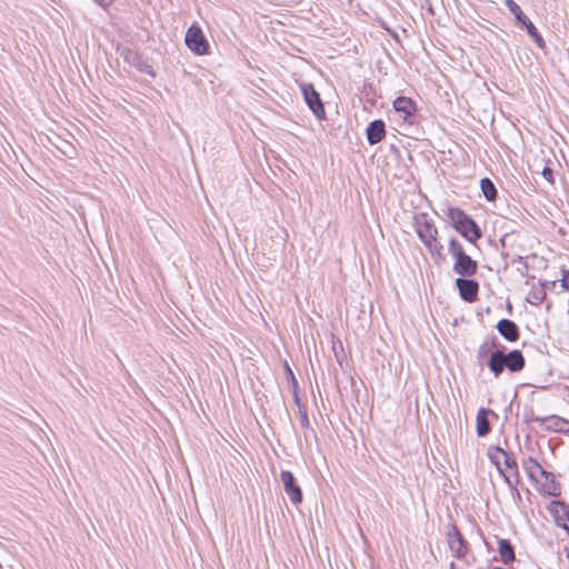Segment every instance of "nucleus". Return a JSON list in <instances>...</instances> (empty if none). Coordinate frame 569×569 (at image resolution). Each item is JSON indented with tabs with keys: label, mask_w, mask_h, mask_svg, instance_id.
Wrapping results in <instances>:
<instances>
[{
	"label": "nucleus",
	"mask_w": 569,
	"mask_h": 569,
	"mask_svg": "<svg viewBox=\"0 0 569 569\" xmlns=\"http://www.w3.org/2000/svg\"><path fill=\"white\" fill-rule=\"evenodd\" d=\"M447 218L452 228L467 241L476 243L482 237L479 224L458 207H449Z\"/></svg>",
	"instance_id": "nucleus-1"
},
{
	"label": "nucleus",
	"mask_w": 569,
	"mask_h": 569,
	"mask_svg": "<svg viewBox=\"0 0 569 569\" xmlns=\"http://www.w3.org/2000/svg\"><path fill=\"white\" fill-rule=\"evenodd\" d=\"M415 229L418 238L429 250V252L440 259H443V246L438 240V229L427 213L415 217Z\"/></svg>",
	"instance_id": "nucleus-2"
},
{
	"label": "nucleus",
	"mask_w": 569,
	"mask_h": 569,
	"mask_svg": "<svg viewBox=\"0 0 569 569\" xmlns=\"http://www.w3.org/2000/svg\"><path fill=\"white\" fill-rule=\"evenodd\" d=\"M448 251L455 262L452 270L460 277H472L478 270V262L465 252L462 244L455 238L449 240Z\"/></svg>",
	"instance_id": "nucleus-3"
},
{
	"label": "nucleus",
	"mask_w": 569,
	"mask_h": 569,
	"mask_svg": "<svg viewBox=\"0 0 569 569\" xmlns=\"http://www.w3.org/2000/svg\"><path fill=\"white\" fill-rule=\"evenodd\" d=\"M505 4L513 14L516 22L518 24H521L526 29L528 34L533 39V41L540 49H545L546 42L542 36L540 34L536 26L532 23V21L522 12L518 3L513 0H506Z\"/></svg>",
	"instance_id": "nucleus-4"
},
{
	"label": "nucleus",
	"mask_w": 569,
	"mask_h": 569,
	"mask_svg": "<svg viewBox=\"0 0 569 569\" xmlns=\"http://www.w3.org/2000/svg\"><path fill=\"white\" fill-rule=\"evenodd\" d=\"M447 540L455 558L462 559L468 553V542L455 523L448 526Z\"/></svg>",
	"instance_id": "nucleus-5"
},
{
	"label": "nucleus",
	"mask_w": 569,
	"mask_h": 569,
	"mask_svg": "<svg viewBox=\"0 0 569 569\" xmlns=\"http://www.w3.org/2000/svg\"><path fill=\"white\" fill-rule=\"evenodd\" d=\"M529 419L530 421L539 422L540 426L548 431L569 433V420L559 416L551 415L547 417H539L532 415Z\"/></svg>",
	"instance_id": "nucleus-6"
},
{
	"label": "nucleus",
	"mask_w": 569,
	"mask_h": 569,
	"mask_svg": "<svg viewBox=\"0 0 569 569\" xmlns=\"http://www.w3.org/2000/svg\"><path fill=\"white\" fill-rule=\"evenodd\" d=\"M184 40L188 48L197 54H204L208 52L209 44L199 27L191 26L186 33Z\"/></svg>",
	"instance_id": "nucleus-7"
},
{
	"label": "nucleus",
	"mask_w": 569,
	"mask_h": 569,
	"mask_svg": "<svg viewBox=\"0 0 569 569\" xmlns=\"http://www.w3.org/2000/svg\"><path fill=\"white\" fill-rule=\"evenodd\" d=\"M300 89L303 94L306 103L311 109L313 114L318 119H322L325 117V108L321 102L320 96L315 90L313 86L311 83H301Z\"/></svg>",
	"instance_id": "nucleus-8"
},
{
	"label": "nucleus",
	"mask_w": 569,
	"mask_h": 569,
	"mask_svg": "<svg viewBox=\"0 0 569 569\" xmlns=\"http://www.w3.org/2000/svg\"><path fill=\"white\" fill-rule=\"evenodd\" d=\"M455 284L459 291L460 298L466 302H475L478 299L479 283L470 277H459Z\"/></svg>",
	"instance_id": "nucleus-9"
},
{
	"label": "nucleus",
	"mask_w": 569,
	"mask_h": 569,
	"mask_svg": "<svg viewBox=\"0 0 569 569\" xmlns=\"http://www.w3.org/2000/svg\"><path fill=\"white\" fill-rule=\"evenodd\" d=\"M392 106L396 112L403 114V120L408 124L416 123L417 104L411 98L399 96L393 100Z\"/></svg>",
	"instance_id": "nucleus-10"
},
{
	"label": "nucleus",
	"mask_w": 569,
	"mask_h": 569,
	"mask_svg": "<svg viewBox=\"0 0 569 569\" xmlns=\"http://www.w3.org/2000/svg\"><path fill=\"white\" fill-rule=\"evenodd\" d=\"M503 455H506V450H503L499 446H490L488 448L487 456L491 463L496 466L497 470L503 477V480L506 481L508 487L512 490H517L518 480L513 481L511 479V476L506 473L501 467V458Z\"/></svg>",
	"instance_id": "nucleus-11"
},
{
	"label": "nucleus",
	"mask_w": 569,
	"mask_h": 569,
	"mask_svg": "<svg viewBox=\"0 0 569 569\" xmlns=\"http://www.w3.org/2000/svg\"><path fill=\"white\" fill-rule=\"evenodd\" d=\"M280 480L283 486L284 492L288 495L292 503L298 505L302 500V492L300 487L296 483V479L290 471L283 470L280 473Z\"/></svg>",
	"instance_id": "nucleus-12"
},
{
	"label": "nucleus",
	"mask_w": 569,
	"mask_h": 569,
	"mask_svg": "<svg viewBox=\"0 0 569 569\" xmlns=\"http://www.w3.org/2000/svg\"><path fill=\"white\" fill-rule=\"evenodd\" d=\"M501 349L505 369H508L510 372H519L525 368L526 359L520 350L513 349L506 353L505 348Z\"/></svg>",
	"instance_id": "nucleus-13"
},
{
	"label": "nucleus",
	"mask_w": 569,
	"mask_h": 569,
	"mask_svg": "<svg viewBox=\"0 0 569 569\" xmlns=\"http://www.w3.org/2000/svg\"><path fill=\"white\" fill-rule=\"evenodd\" d=\"M499 335L506 339L508 342H515L520 337L519 327L517 323L510 319H501L498 321L496 326Z\"/></svg>",
	"instance_id": "nucleus-14"
},
{
	"label": "nucleus",
	"mask_w": 569,
	"mask_h": 569,
	"mask_svg": "<svg viewBox=\"0 0 569 569\" xmlns=\"http://www.w3.org/2000/svg\"><path fill=\"white\" fill-rule=\"evenodd\" d=\"M368 143L373 146L379 143L386 137V124L383 120L376 119L371 121L366 129Z\"/></svg>",
	"instance_id": "nucleus-15"
},
{
	"label": "nucleus",
	"mask_w": 569,
	"mask_h": 569,
	"mask_svg": "<svg viewBox=\"0 0 569 569\" xmlns=\"http://www.w3.org/2000/svg\"><path fill=\"white\" fill-rule=\"evenodd\" d=\"M539 479V490L542 493L552 497H558L560 495V485L556 481L555 475L552 472L546 470V475H542Z\"/></svg>",
	"instance_id": "nucleus-16"
},
{
	"label": "nucleus",
	"mask_w": 569,
	"mask_h": 569,
	"mask_svg": "<svg viewBox=\"0 0 569 569\" xmlns=\"http://www.w3.org/2000/svg\"><path fill=\"white\" fill-rule=\"evenodd\" d=\"M498 552L505 565H510L516 560L515 548L509 539H498Z\"/></svg>",
	"instance_id": "nucleus-17"
},
{
	"label": "nucleus",
	"mask_w": 569,
	"mask_h": 569,
	"mask_svg": "<svg viewBox=\"0 0 569 569\" xmlns=\"http://www.w3.org/2000/svg\"><path fill=\"white\" fill-rule=\"evenodd\" d=\"M491 412L490 409L480 408L477 412L476 417V431L478 437H485L487 436L491 428L490 422L488 420V415Z\"/></svg>",
	"instance_id": "nucleus-18"
},
{
	"label": "nucleus",
	"mask_w": 569,
	"mask_h": 569,
	"mask_svg": "<svg viewBox=\"0 0 569 569\" xmlns=\"http://www.w3.org/2000/svg\"><path fill=\"white\" fill-rule=\"evenodd\" d=\"M487 366L496 378L503 372L505 363L502 358V349H496L490 353Z\"/></svg>",
	"instance_id": "nucleus-19"
},
{
	"label": "nucleus",
	"mask_w": 569,
	"mask_h": 569,
	"mask_svg": "<svg viewBox=\"0 0 569 569\" xmlns=\"http://www.w3.org/2000/svg\"><path fill=\"white\" fill-rule=\"evenodd\" d=\"M523 469L526 470L528 477L536 481V482H539L540 481V477L542 475H546V470L541 467V465L536 460L533 459L532 457H529L528 459H526L523 461Z\"/></svg>",
	"instance_id": "nucleus-20"
},
{
	"label": "nucleus",
	"mask_w": 569,
	"mask_h": 569,
	"mask_svg": "<svg viewBox=\"0 0 569 569\" xmlns=\"http://www.w3.org/2000/svg\"><path fill=\"white\" fill-rule=\"evenodd\" d=\"M498 346L499 341L496 336L486 337L478 348L477 358L479 360L486 358L489 353L492 352V349H499Z\"/></svg>",
	"instance_id": "nucleus-21"
},
{
	"label": "nucleus",
	"mask_w": 569,
	"mask_h": 569,
	"mask_svg": "<svg viewBox=\"0 0 569 569\" xmlns=\"http://www.w3.org/2000/svg\"><path fill=\"white\" fill-rule=\"evenodd\" d=\"M480 189H481V192L487 201L496 200V198L498 196V191H497L495 183L492 182V180L490 178L485 177L480 180Z\"/></svg>",
	"instance_id": "nucleus-22"
},
{
	"label": "nucleus",
	"mask_w": 569,
	"mask_h": 569,
	"mask_svg": "<svg viewBox=\"0 0 569 569\" xmlns=\"http://www.w3.org/2000/svg\"><path fill=\"white\" fill-rule=\"evenodd\" d=\"M557 520H569V505L563 501L556 500L550 503L549 508Z\"/></svg>",
	"instance_id": "nucleus-23"
},
{
	"label": "nucleus",
	"mask_w": 569,
	"mask_h": 569,
	"mask_svg": "<svg viewBox=\"0 0 569 569\" xmlns=\"http://www.w3.org/2000/svg\"><path fill=\"white\" fill-rule=\"evenodd\" d=\"M545 298H546V290H545L543 286L540 283V284L533 286L531 288V290L528 293L527 301L530 305L539 306L540 303H542Z\"/></svg>",
	"instance_id": "nucleus-24"
},
{
	"label": "nucleus",
	"mask_w": 569,
	"mask_h": 569,
	"mask_svg": "<svg viewBox=\"0 0 569 569\" xmlns=\"http://www.w3.org/2000/svg\"><path fill=\"white\" fill-rule=\"evenodd\" d=\"M505 467L512 472L511 479L513 481H519L518 466L515 459H512L509 453L506 451V455L502 456Z\"/></svg>",
	"instance_id": "nucleus-25"
},
{
	"label": "nucleus",
	"mask_w": 569,
	"mask_h": 569,
	"mask_svg": "<svg viewBox=\"0 0 569 569\" xmlns=\"http://www.w3.org/2000/svg\"><path fill=\"white\" fill-rule=\"evenodd\" d=\"M542 177L551 184L555 183L553 170L549 166H545L541 171Z\"/></svg>",
	"instance_id": "nucleus-26"
},
{
	"label": "nucleus",
	"mask_w": 569,
	"mask_h": 569,
	"mask_svg": "<svg viewBox=\"0 0 569 569\" xmlns=\"http://www.w3.org/2000/svg\"><path fill=\"white\" fill-rule=\"evenodd\" d=\"M561 286L569 291V270L562 272Z\"/></svg>",
	"instance_id": "nucleus-27"
},
{
	"label": "nucleus",
	"mask_w": 569,
	"mask_h": 569,
	"mask_svg": "<svg viewBox=\"0 0 569 569\" xmlns=\"http://www.w3.org/2000/svg\"><path fill=\"white\" fill-rule=\"evenodd\" d=\"M97 4H99L100 7H108L110 1L109 0H93Z\"/></svg>",
	"instance_id": "nucleus-28"
},
{
	"label": "nucleus",
	"mask_w": 569,
	"mask_h": 569,
	"mask_svg": "<svg viewBox=\"0 0 569 569\" xmlns=\"http://www.w3.org/2000/svg\"><path fill=\"white\" fill-rule=\"evenodd\" d=\"M428 12L431 13V14H435L433 12V8L430 3H428Z\"/></svg>",
	"instance_id": "nucleus-29"
},
{
	"label": "nucleus",
	"mask_w": 569,
	"mask_h": 569,
	"mask_svg": "<svg viewBox=\"0 0 569 569\" xmlns=\"http://www.w3.org/2000/svg\"><path fill=\"white\" fill-rule=\"evenodd\" d=\"M450 569H458L453 562L450 563Z\"/></svg>",
	"instance_id": "nucleus-30"
}]
</instances>
